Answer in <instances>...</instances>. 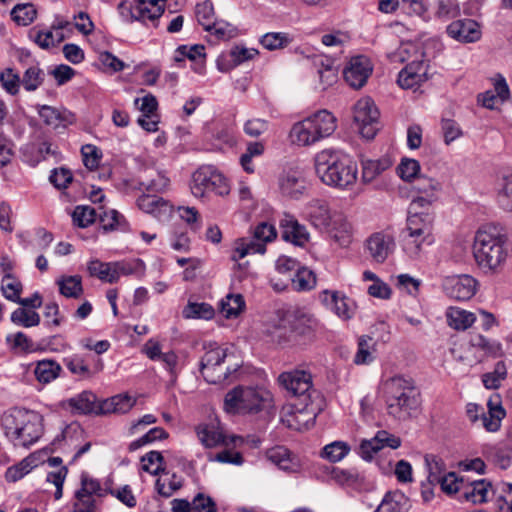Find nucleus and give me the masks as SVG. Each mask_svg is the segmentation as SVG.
Segmentation results:
<instances>
[{"mask_svg": "<svg viewBox=\"0 0 512 512\" xmlns=\"http://www.w3.org/2000/svg\"><path fill=\"white\" fill-rule=\"evenodd\" d=\"M487 406L488 412L485 413L481 406L469 403L466 407L467 416L472 422H475L481 415L485 429L489 432H496L501 426V420L506 415V412L501 405L500 396L498 394L491 396L488 400Z\"/></svg>", "mask_w": 512, "mask_h": 512, "instance_id": "nucleus-13", "label": "nucleus"}, {"mask_svg": "<svg viewBox=\"0 0 512 512\" xmlns=\"http://www.w3.org/2000/svg\"><path fill=\"white\" fill-rule=\"evenodd\" d=\"M278 381L292 395L302 399L303 409L309 410L312 406L313 394H318L312 389V376L309 372L304 370L283 372L279 375Z\"/></svg>", "mask_w": 512, "mask_h": 512, "instance_id": "nucleus-11", "label": "nucleus"}, {"mask_svg": "<svg viewBox=\"0 0 512 512\" xmlns=\"http://www.w3.org/2000/svg\"><path fill=\"white\" fill-rule=\"evenodd\" d=\"M420 171V164L415 159H402L401 163L397 167V173L404 181L416 180L417 175Z\"/></svg>", "mask_w": 512, "mask_h": 512, "instance_id": "nucleus-63", "label": "nucleus"}, {"mask_svg": "<svg viewBox=\"0 0 512 512\" xmlns=\"http://www.w3.org/2000/svg\"><path fill=\"white\" fill-rule=\"evenodd\" d=\"M292 285L297 291L311 290L316 285V275L306 267L298 268L292 278Z\"/></svg>", "mask_w": 512, "mask_h": 512, "instance_id": "nucleus-45", "label": "nucleus"}, {"mask_svg": "<svg viewBox=\"0 0 512 512\" xmlns=\"http://www.w3.org/2000/svg\"><path fill=\"white\" fill-rule=\"evenodd\" d=\"M446 316L450 327L462 331L470 328L477 319L474 313L458 307H450Z\"/></svg>", "mask_w": 512, "mask_h": 512, "instance_id": "nucleus-33", "label": "nucleus"}, {"mask_svg": "<svg viewBox=\"0 0 512 512\" xmlns=\"http://www.w3.org/2000/svg\"><path fill=\"white\" fill-rule=\"evenodd\" d=\"M83 164L89 170H95L100 163L102 153L98 147L92 144H86L81 147Z\"/></svg>", "mask_w": 512, "mask_h": 512, "instance_id": "nucleus-62", "label": "nucleus"}, {"mask_svg": "<svg viewBox=\"0 0 512 512\" xmlns=\"http://www.w3.org/2000/svg\"><path fill=\"white\" fill-rule=\"evenodd\" d=\"M424 460L428 470L427 481L430 485H435L444 476L445 464L441 458L433 454H427Z\"/></svg>", "mask_w": 512, "mask_h": 512, "instance_id": "nucleus-44", "label": "nucleus"}, {"mask_svg": "<svg viewBox=\"0 0 512 512\" xmlns=\"http://www.w3.org/2000/svg\"><path fill=\"white\" fill-rule=\"evenodd\" d=\"M321 302L339 318L351 319L354 315L353 302L339 291L324 290L320 293Z\"/></svg>", "mask_w": 512, "mask_h": 512, "instance_id": "nucleus-17", "label": "nucleus"}, {"mask_svg": "<svg viewBox=\"0 0 512 512\" xmlns=\"http://www.w3.org/2000/svg\"><path fill=\"white\" fill-rule=\"evenodd\" d=\"M379 111L371 98H362L354 105L353 119L360 134L371 140L380 129Z\"/></svg>", "mask_w": 512, "mask_h": 512, "instance_id": "nucleus-12", "label": "nucleus"}, {"mask_svg": "<svg viewBox=\"0 0 512 512\" xmlns=\"http://www.w3.org/2000/svg\"><path fill=\"white\" fill-rule=\"evenodd\" d=\"M279 225L283 240L300 247L309 242V232L294 216L284 215Z\"/></svg>", "mask_w": 512, "mask_h": 512, "instance_id": "nucleus-19", "label": "nucleus"}, {"mask_svg": "<svg viewBox=\"0 0 512 512\" xmlns=\"http://www.w3.org/2000/svg\"><path fill=\"white\" fill-rule=\"evenodd\" d=\"M408 498L400 491L388 492L374 512H407Z\"/></svg>", "mask_w": 512, "mask_h": 512, "instance_id": "nucleus-32", "label": "nucleus"}, {"mask_svg": "<svg viewBox=\"0 0 512 512\" xmlns=\"http://www.w3.org/2000/svg\"><path fill=\"white\" fill-rule=\"evenodd\" d=\"M266 457L283 471L295 473L300 470L299 459L292 455L284 446H276L268 449L266 451Z\"/></svg>", "mask_w": 512, "mask_h": 512, "instance_id": "nucleus-25", "label": "nucleus"}, {"mask_svg": "<svg viewBox=\"0 0 512 512\" xmlns=\"http://www.w3.org/2000/svg\"><path fill=\"white\" fill-rule=\"evenodd\" d=\"M88 271L92 277H97L103 282L110 284L116 283V274L113 262H101L100 260H92L88 264Z\"/></svg>", "mask_w": 512, "mask_h": 512, "instance_id": "nucleus-39", "label": "nucleus"}, {"mask_svg": "<svg viewBox=\"0 0 512 512\" xmlns=\"http://www.w3.org/2000/svg\"><path fill=\"white\" fill-rule=\"evenodd\" d=\"M387 412L397 420H407L418 411L420 392L412 378L396 375L383 383Z\"/></svg>", "mask_w": 512, "mask_h": 512, "instance_id": "nucleus-3", "label": "nucleus"}, {"mask_svg": "<svg viewBox=\"0 0 512 512\" xmlns=\"http://www.w3.org/2000/svg\"><path fill=\"white\" fill-rule=\"evenodd\" d=\"M68 404L80 413L95 414L97 397L91 391H83L75 397L70 398Z\"/></svg>", "mask_w": 512, "mask_h": 512, "instance_id": "nucleus-37", "label": "nucleus"}, {"mask_svg": "<svg viewBox=\"0 0 512 512\" xmlns=\"http://www.w3.org/2000/svg\"><path fill=\"white\" fill-rule=\"evenodd\" d=\"M512 172L509 168L500 170L497 173L495 190L497 192L498 203L503 208L510 207V189Z\"/></svg>", "mask_w": 512, "mask_h": 512, "instance_id": "nucleus-36", "label": "nucleus"}, {"mask_svg": "<svg viewBox=\"0 0 512 512\" xmlns=\"http://www.w3.org/2000/svg\"><path fill=\"white\" fill-rule=\"evenodd\" d=\"M469 346L474 350L475 356L480 359L483 357L496 358L502 356L501 344L481 334H472L470 336Z\"/></svg>", "mask_w": 512, "mask_h": 512, "instance_id": "nucleus-27", "label": "nucleus"}, {"mask_svg": "<svg viewBox=\"0 0 512 512\" xmlns=\"http://www.w3.org/2000/svg\"><path fill=\"white\" fill-rule=\"evenodd\" d=\"M245 301L241 294H228L220 302L221 313L226 318L236 317L244 309Z\"/></svg>", "mask_w": 512, "mask_h": 512, "instance_id": "nucleus-41", "label": "nucleus"}, {"mask_svg": "<svg viewBox=\"0 0 512 512\" xmlns=\"http://www.w3.org/2000/svg\"><path fill=\"white\" fill-rule=\"evenodd\" d=\"M264 152V145L261 142H250L247 145L246 152L240 157V163L243 169L247 173L254 172V166L252 165V158L260 156Z\"/></svg>", "mask_w": 512, "mask_h": 512, "instance_id": "nucleus-57", "label": "nucleus"}, {"mask_svg": "<svg viewBox=\"0 0 512 512\" xmlns=\"http://www.w3.org/2000/svg\"><path fill=\"white\" fill-rule=\"evenodd\" d=\"M350 451V447L343 441H335L326 445L322 450V457L331 462L342 460Z\"/></svg>", "mask_w": 512, "mask_h": 512, "instance_id": "nucleus-53", "label": "nucleus"}, {"mask_svg": "<svg viewBox=\"0 0 512 512\" xmlns=\"http://www.w3.org/2000/svg\"><path fill=\"white\" fill-rule=\"evenodd\" d=\"M393 247V241L390 237L381 233L373 234L367 240V249L370 256L379 263L386 260Z\"/></svg>", "mask_w": 512, "mask_h": 512, "instance_id": "nucleus-29", "label": "nucleus"}, {"mask_svg": "<svg viewBox=\"0 0 512 512\" xmlns=\"http://www.w3.org/2000/svg\"><path fill=\"white\" fill-rule=\"evenodd\" d=\"M372 73L370 61L364 56L353 57L344 69V79L354 89L362 88Z\"/></svg>", "mask_w": 512, "mask_h": 512, "instance_id": "nucleus-16", "label": "nucleus"}, {"mask_svg": "<svg viewBox=\"0 0 512 512\" xmlns=\"http://www.w3.org/2000/svg\"><path fill=\"white\" fill-rule=\"evenodd\" d=\"M261 44L268 50H276L286 47L290 43L288 34L282 32H270L266 33L261 38Z\"/></svg>", "mask_w": 512, "mask_h": 512, "instance_id": "nucleus-59", "label": "nucleus"}, {"mask_svg": "<svg viewBox=\"0 0 512 512\" xmlns=\"http://www.w3.org/2000/svg\"><path fill=\"white\" fill-rule=\"evenodd\" d=\"M197 436L206 448H214L219 445L229 446L230 444H236L237 441H242L241 437L235 435L228 439L219 428L213 425L199 426Z\"/></svg>", "mask_w": 512, "mask_h": 512, "instance_id": "nucleus-24", "label": "nucleus"}, {"mask_svg": "<svg viewBox=\"0 0 512 512\" xmlns=\"http://www.w3.org/2000/svg\"><path fill=\"white\" fill-rule=\"evenodd\" d=\"M434 15L437 19L448 21L460 15V6L456 0H437Z\"/></svg>", "mask_w": 512, "mask_h": 512, "instance_id": "nucleus-43", "label": "nucleus"}, {"mask_svg": "<svg viewBox=\"0 0 512 512\" xmlns=\"http://www.w3.org/2000/svg\"><path fill=\"white\" fill-rule=\"evenodd\" d=\"M279 187L283 195L297 198L305 189V182L298 171L289 170L279 178Z\"/></svg>", "mask_w": 512, "mask_h": 512, "instance_id": "nucleus-30", "label": "nucleus"}, {"mask_svg": "<svg viewBox=\"0 0 512 512\" xmlns=\"http://www.w3.org/2000/svg\"><path fill=\"white\" fill-rule=\"evenodd\" d=\"M38 114L46 125L54 128L59 127L61 124L71 123L72 120L70 118L73 117L70 113L61 112L48 105H38Z\"/></svg>", "mask_w": 512, "mask_h": 512, "instance_id": "nucleus-35", "label": "nucleus"}, {"mask_svg": "<svg viewBox=\"0 0 512 512\" xmlns=\"http://www.w3.org/2000/svg\"><path fill=\"white\" fill-rule=\"evenodd\" d=\"M11 321L19 326L34 327L40 323V316L35 311H28L24 308H17L11 314Z\"/></svg>", "mask_w": 512, "mask_h": 512, "instance_id": "nucleus-52", "label": "nucleus"}, {"mask_svg": "<svg viewBox=\"0 0 512 512\" xmlns=\"http://www.w3.org/2000/svg\"><path fill=\"white\" fill-rule=\"evenodd\" d=\"M413 189L418 194H432L437 195L441 190V184L434 178L419 176L415 180Z\"/></svg>", "mask_w": 512, "mask_h": 512, "instance_id": "nucleus-64", "label": "nucleus"}, {"mask_svg": "<svg viewBox=\"0 0 512 512\" xmlns=\"http://www.w3.org/2000/svg\"><path fill=\"white\" fill-rule=\"evenodd\" d=\"M491 487V483L485 479L474 480L472 482L466 481L461 498L473 504L484 503L488 499Z\"/></svg>", "mask_w": 512, "mask_h": 512, "instance_id": "nucleus-28", "label": "nucleus"}, {"mask_svg": "<svg viewBox=\"0 0 512 512\" xmlns=\"http://www.w3.org/2000/svg\"><path fill=\"white\" fill-rule=\"evenodd\" d=\"M465 482L463 477H458L455 472H449L436 484H439L442 491L447 494L459 492L462 495Z\"/></svg>", "mask_w": 512, "mask_h": 512, "instance_id": "nucleus-54", "label": "nucleus"}, {"mask_svg": "<svg viewBox=\"0 0 512 512\" xmlns=\"http://www.w3.org/2000/svg\"><path fill=\"white\" fill-rule=\"evenodd\" d=\"M277 235L274 225L267 222L259 223L253 232V237L240 238L235 242V247L231 255V259L238 262L248 254H264L266 251V243L271 242Z\"/></svg>", "mask_w": 512, "mask_h": 512, "instance_id": "nucleus-10", "label": "nucleus"}, {"mask_svg": "<svg viewBox=\"0 0 512 512\" xmlns=\"http://www.w3.org/2000/svg\"><path fill=\"white\" fill-rule=\"evenodd\" d=\"M508 237L498 225L481 227L474 239L473 256L484 272L498 271L506 262L508 250L505 247Z\"/></svg>", "mask_w": 512, "mask_h": 512, "instance_id": "nucleus-2", "label": "nucleus"}, {"mask_svg": "<svg viewBox=\"0 0 512 512\" xmlns=\"http://www.w3.org/2000/svg\"><path fill=\"white\" fill-rule=\"evenodd\" d=\"M362 165V181L364 183H371L384 171L392 166V161L389 157H382L379 159H364Z\"/></svg>", "mask_w": 512, "mask_h": 512, "instance_id": "nucleus-31", "label": "nucleus"}, {"mask_svg": "<svg viewBox=\"0 0 512 512\" xmlns=\"http://www.w3.org/2000/svg\"><path fill=\"white\" fill-rule=\"evenodd\" d=\"M165 10V0H140L131 9V17L146 23L154 22L162 16Z\"/></svg>", "mask_w": 512, "mask_h": 512, "instance_id": "nucleus-23", "label": "nucleus"}, {"mask_svg": "<svg viewBox=\"0 0 512 512\" xmlns=\"http://www.w3.org/2000/svg\"><path fill=\"white\" fill-rule=\"evenodd\" d=\"M64 364L72 374L78 376L81 379H88L93 376L90 367L86 363L84 357L81 355L74 354L65 358Z\"/></svg>", "mask_w": 512, "mask_h": 512, "instance_id": "nucleus-42", "label": "nucleus"}, {"mask_svg": "<svg viewBox=\"0 0 512 512\" xmlns=\"http://www.w3.org/2000/svg\"><path fill=\"white\" fill-rule=\"evenodd\" d=\"M336 118L327 110H321L295 123L290 131L291 142L310 146L329 137L336 129Z\"/></svg>", "mask_w": 512, "mask_h": 512, "instance_id": "nucleus-5", "label": "nucleus"}, {"mask_svg": "<svg viewBox=\"0 0 512 512\" xmlns=\"http://www.w3.org/2000/svg\"><path fill=\"white\" fill-rule=\"evenodd\" d=\"M37 11L32 3L17 4L11 11L12 19L19 25L27 26L36 18Z\"/></svg>", "mask_w": 512, "mask_h": 512, "instance_id": "nucleus-47", "label": "nucleus"}, {"mask_svg": "<svg viewBox=\"0 0 512 512\" xmlns=\"http://www.w3.org/2000/svg\"><path fill=\"white\" fill-rule=\"evenodd\" d=\"M0 82L2 87L11 95H16L19 92L21 84L20 76L11 68H7L0 73Z\"/></svg>", "mask_w": 512, "mask_h": 512, "instance_id": "nucleus-61", "label": "nucleus"}, {"mask_svg": "<svg viewBox=\"0 0 512 512\" xmlns=\"http://www.w3.org/2000/svg\"><path fill=\"white\" fill-rule=\"evenodd\" d=\"M315 171L327 186L347 189L357 180V165L351 157L340 150L324 149L314 158Z\"/></svg>", "mask_w": 512, "mask_h": 512, "instance_id": "nucleus-1", "label": "nucleus"}, {"mask_svg": "<svg viewBox=\"0 0 512 512\" xmlns=\"http://www.w3.org/2000/svg\"><path fill=\"white\" fill-rule=\"evenodd\" d=\"M207 351L200 361V373L204 379L212 384L222 383L227 380L239 368V365L230 368H222V364L228 357L227 350L210 343L204 346Z\"/></svg>", "mask_w": 512, "mask_h": 512, "instance_id": "nucleus-8", "label": "nucleus"}, {"mask_svg": "<svg viewBox=\"0 0 512 512\" xmlns=\"http://www.w3.org/2000/svg\"><path fill=\"white\" fill-rule=\"evenodd\" d=\"M99 220L104 231H112L125 225V218L117 210L111 209L99 214Z\"/></svg>", "mask_w": 512, "mask_h": 512, "instance_id": "nucleus-55", "label": "nucleus"}, {"mask_svg": "<svg viewBox=\"0 0 512 512\" xmlns=\"http://www.w3.org/2000/svg\"><path fill=\"white\" fill-rule=\"evenodd\" d=\"M61 371L62 367L59 363L51 359H44L37 362L34 374L40 383L47 384L55 380Z\"/></svg>", "mask_w": 512, "mask_h": 512, "instance_id": "nucleus-34", "label": "nucleus"}, {"mask_svg": "<svg viewBox=\"0 0 512 512\" xmlns=\"http://www.w3.org/2000/svg\"><path fill=\"white\" fill-rule=\"evenodd\" d=\"M192 194L201 198L208 192H214L219 196L229 194L230 188L226 178L213 166H201L193 174L190 182Z\"/></svg>", "mask_w": 512, "mask_h": 512, "instance_id": "nucleus-9", "label": "nucleus"}, {"mask_svg": "<svg viewBox=\"0 0 512 512\" xmlns=\"http://www.w3.org/2000/svg\"><path fill=\"white\" fill-rule=\"evenodd\" d=\"M96 216L97 213L94 208L86 205H78L73 210L72 220L74 225L80 228H86L95 222Z\"/></svg>", "mask_w": 512, "mask_h": 512, "instance_id": "nucleus-50", "label": "nucleus"}, {"mask_svg": "<svg viewBox=\"0 0 512 512\" xmlns=\"http://www.w3.org/2000/svg\"><path fill=\"white\" fill-rule=\"evenodd\" d=\"M33 467H35L34 459L27 457L8 468L5 473V479L8 482H16L28 474Z\"/></svg>", "mask_w": 512, "mask_h": 512, "instance_id": "nucleus-51", "label": "nucleus"}, {"mask_svg": "<svg viewBox=\"0 0 512 512\" xmlns=\"http://www.w3.org/2000/svg\"><path fill=\"white\" fill-rule=\"evenodd\" d=\"M447 34L459 42L471 43L480 39L481 30L473 19H458L447 26Z\"/></svg>", "mask_w": 512, "mask_h": 512, "instance_id": "nucleus-18", "label": "nucleus"}, {"mask_svg": "<svg viewBox=\"0 0 512 512\" xmlns=\"http://www.w3.org/2000/svg\"><path fill=\"white\" fill-rule=\"evenodd\" d=\"M323 232L327 233L340 245L345 246L350 242L352 226L341 212L334 211L333 218Z\"/></svg>", "mask_w": 512, "mask_h": 512, "instance_id": "nucleus-26", "label": "nucleus"}, {"mask_svg": "<svg viewBox=\"0 0 512 512\" xmlns=\"http://www.w3.org/2000/svg\"><path fill=\"white\" fill-rule=\"evenodd\" d=\"M427 80V65L422 60H413L398 75L397 82L403 89H415Z\"/></svg>", "mask_w": 512, "mask_h": 512, "instance_id": "nucleus-20", "label": "nucleus"}, {"mask_svg": "<svg viewBox=\"0 0 512 512\" xmlns=\"http://www.w3.org/2000/svg\"><path fill=\"white\" fill-rule=\"evenodd\" d=\"M60 293L67 298H79L83 294L82 278L79 275L62 276L57 280Z\"/></svg>", "mask_w": 512, "mask_h": 512, "instance_id": "nucleus-38", "label": "nucleus"}, {"mask_svg": "<svg viewBox=\"0 0 512 512\" xmlns=\"http://www.w3.org/2000/svg\"><path fill=\"white\" fill-rule=\"evenodd\" d=\"M214 35L217 40H229L236 34V29L230 23L224 20H215L211 23L209 30H206Z\"/></svg>", "mask_w": 512, "mask_h": 512, "instance_id": "nucleus-60", "label": "nucleus"}, {"mask_svg": "<svg viewBox=\"0 0 512 512\" xmlns=\"http://www.w3.org/2000/svg\"><path fill=\"white\" fill-rule=\"evenodd\" d=\"M271 402L272 395L265 389L236 387L226 394L224 407L230 413L256 414L268 408Z\"/></svg>", "mask_w": 512, "mask_h": 512, "instance_id": "nucleus-7", "label": "nucleus"}, {"mask_svg": "<svg viewBox=\"0 0 512 512\" xmlns=\"http://www.w3.org/2000/svg\"><path fill=\"white\" fill-rule=\"evenodd\" d=\"M203 45H181L175 51L174 60L176 62H182L185 58H188L192 61H197L198 59H202L205 57Z\"/></svg>", "mask_w": 512, "mask_h": 512, "instance_id": "nucleus-58", "label": "nucleus"}, {"mask_svg": "<svg viewBox=\"0 0 512 512\" xmlns=\"http://www.w3.org/2000/svg\"><path fill=\"white\" fill-rule=\"evenodd\" d=\"M142 470L152 475L165 473V468L162 467L164 457L159 451H150L141 457Z\"/></svg>", "mask_w": 512, "mask_h": 512, "instance_id": "nucleus-48", "label": "nucleus"}, {"mask_svg": "<svg viewBox=\"0 0 512 512\" xmlns=\"http://www.w3.org/2000/svg\"><path fill=\"white\" fill-rule=\"evenodd\" d=\"M44 71L38 66H31L26 69L22 78L21 84L28 92L35 91L44 82Z\"/></svg>", "mask_w": 512, "mask_h": 512, "instance_id": "nucleus-46", "label": "nucleus"}, {"mask_svg": "<svg viewBox=\"0 0 512 512\" xmlns=\"http://www.w3.org/2000/svg\"><path fill=\"white\" fill-rule=\"evenodd\" d=\"M306 215L311 225L323 232L333 218L334 211L330 209L327 201L314 199L307 205Z\"/></svg>", "mask_w": 512, "mask_h": 512, "instance_id": "nucleus-22", "label": "nucleus"}, {"mask_svg": "<svg viewBox=\"0 0 512 512\" xmlns=\"http://www.w3.org/2000/svg\"><path fill=\"white\" fill-rule=\"evenodd\" d=\"M113 267L116 274V282L121 276H142L145 272V264L141 259L114 261Z\"/></svg>", "mask_w": 512, "mask_h": 512, "instance_id": "nucleus-40", "label": "nucleus"}, {"mask_svg": "<svg viewBox=\"0 0 512 512\" xmlns=\"http://www.w3.org/2000/svg\"><path fill=\"white\" fill-rule=\"evenodd\" d=\"M406 228L401 232L403 250L410 258H416L423 245L434 242L432 229L434 216L429 212H409Z\"/></svg>", "mask_w": 512, "mask_h": 512, "instance_id": "nucleus-6", "label": "nucleus"}, {"mask_svg": "<svg viewBox=\"0 0 512 512\" xmlns=\"http://www.w3.org/2000/svg\"><path fill=\"white\" fill-rule=\"evenodd\" d=\"M137 206L143 212L152 215L159 221L167 220L172 214L170 203L156 195L143 194L137 199Z\"/></svg>", "mask_w": 512, "mask_h": 512, "instance_id": "nucleus-21", "label": "nucleus"}, {"mask_svg": "<svg viewBox=\"0 0 512 512\" xmlns=\"http://www.w3.org/2000/svg\"><path fill=\"white\" fill-rule=\"evenodd\" d=\"M477 285V280L466 274L446 277L442 284L445 294L458 301L471 299L477 291Z\"/></svg>", "mask_w": 512, "mask_h": 512, "instance_id": "nucleus-14", "label": "nucleus"}, {"mask_svg": "<svg viewBox=\"0 0 512 512\" xmlns=\"http://www.w3.org/2000/svg\"><path fill=\"white\" fill-rule=\"evenodd\" d=\"M195 14L199 24L203 26L205 30H209L211 23L216 20L214 17L213 3L210 0H205L204 2L197 4Z\"/></svg>", "mask_w": 512, "mask_h": 512, "instance_id": "nucleus-56", "label": "nucleus"}, {"mask_svg": "<svg viewBox=\"0 0 512 512\" xmlns=\"http://www.w3.org/2000/svg\"><path fill=\"white\" fill-rule=\"evenodd\" d=\"M101 485L98 480L90 478L86 473L81 475V488L76 491L73 512H93L94 495H100Z\"/></svg>", "mask_w": 512, "mask_h": 512, "instance_id": "nucleus-15", "label": "nucleus"}, {"mask_svg": "<svg viewBox=\"0 0 512 512\" xmlns=\"http://www.w3.org/2000/svg\"><path fill=\"white\" fill-rule=\"evenodd\" d=\"M214 309L213 307L208 303H195V302H189L187 306L183 309V316L184 318L191 319V318H200V319H206L209 320L213 318L214 316Z\"/></svg>", "mask_w": 512, "mask_h": 512, "instance_id": "nucleus-49", "label": "nucleus"}, {"mask_svg": "<svg viewBox=\"0 0 512 512\" xmlns=\"http://www.w3.org/2000/svg\"><path fill=\"white\" fill-rule=\"evenodd\" d=\"M5 435L15 446L28 447L42 435V417L25 409L13 408L5 412L1 419Z\"/></svg>", "mask_w": 512, "mask_h": 512, "instance_id": "nucleus-4", "label": "nucleus"}]
</instances>
